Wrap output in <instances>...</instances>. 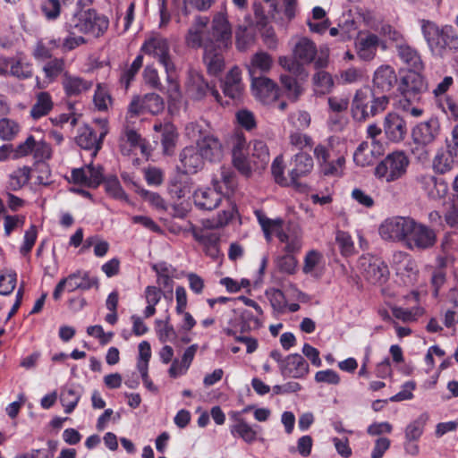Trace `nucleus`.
Returning <instances> with one entry per match:
<instances>
[{
  "label": "nucleus",
  "instance_id": "f257e3e1",
  "mask_svg": "<svg viewBox=\"0 0 458 458\" xmlns=\"http://www.w3.org/2000/svg\"><path fill=\"white\" fill-rule=\"evenodd\" d=\"M208 18L198 15L186 36V44L191 48L217 45L229 47L232 45V29L225 14L216 13L212 21L211 31L207 32Z\"/></svg>",
  "mask_w": 458,
  "mask_h": 458
},
{
  "label": "nucleus",
  "instance_id": "f03ea898",
  "mask_svg": "<svg viewBox=\"0 0 458 458\" xmlns=\"http://www.w3.org/2000/svg\"><path fill=\"white\" fill-rule=\"evenodd\" d=\"M420 31L433 56L443 58L458 52V31L452 25H438L430 20H420Z\"/></svg>",
  "mask_w": 458,
  "mask_h": 458
},
{
  "label": "nucleus",
  "instance_id": "7ed1b4c3",
  "mask_svg": "<svg viewBox=\"0 0 458 458\" xmlns=\"http://www.w3.org/2000/svg\"><path fill=\"white\" fill-rule=\"evenodd\" d=\"M193 201L199 209L213 210L224 202L228 206L218 215L217 225L223 226L231 221L236 212L235 205L222 191L220 182H213V187L199 188L193 193Z\"/></svg>",
  "mask_w": 458,
  "mask_h": 458
},
{
  "label": "nucleus",
  "instance_id": "20e7f679",
  "mask_svg": "<svg viewBox=\"0 0 458 458\" xmlns=\"http://www.w3.org/2000/svg\"><path fill=\"white\" fill-rule=\"evenodd\" d=\"M388 104L389 98L386 95L376 97L369 88L365 87L357 90L354 95L352 114L354 120L362 122L383 112Z\"/></svg>",
  "mask_w": 458,
  "mask_h": 458
},
{
  "label": "nucleus",
  "instance_id": "39448f33",
  "mask_svg": "<svg viewBox=\"0 0 458 458\" xmlns=\"http://www.w3.org/2000/svg\"><path fill=\"white\" fill-rule=\"evenodd\" d=\"M410 160L407 155L397 150L387 154L375 167L374 175L386 182H395L403 177L407 172Z\"/></svg>",
  "mask_w": 458,
  "mask_h": 458
},
{
  "label": "nucleus",
  "instance_id": "423d86ee",
  "mask_svg": "<svg viewBox=\"0 0 458 458\" xmlns=\"http://www.w3.org/2000/svg\"><path fill=\"white\" fill-rule=\"evenodd\" d=\"M77 32L92 35L95 38L103 36L109 27V20L93 9L76 13L67 24Z\"/></svg>",
  "mask_w": 458,
  "mask_h": 458
},
{
  "label": "nucleus",
  "instance_id": "0eeeda50",
  "mask_svg": "<svg viewBox=\"0 0 458 458\" xmlns=\"http://www.w3.org/2000/svg\"><path fill=\"white\" fill-rule=\"evenodd\" d=\"M321 174L325 176L339 177L343 175L345 165L344 155H333L330 145L318 144L313 151Z\"/></svg>",
  "mask_w": 458,
  "mask_h": 458
},
{
  "label": "nucleus",
  "instance_id": "6e6552de",
  "mask_svg": "<svg viewBox=\"0 0 458 458\" xmlns=\"http://www.w3.org/2000/svg\"><path fill=\"white\" fill-rule=\"evenodd\" d=\"M99 130L97 131L89 125H83L79 128L75 141L79 147L86 150H91V157H95L100 148L104 138L108 133L107 124L106 121L98 123Z\"/></svg>",
  "mask_w": 458,
  "mask_h": 458
},
{
  "label": "nucleus",
  "instance_id": "1a4fd4ad",
  "mask_svg": "<svg viewBox=\"0 0 458 458\" xmlns=\"http://www.w3.org/2000/svg\"><path fill=\"white\" fill-rule=\"evenodd\" d=\"M98 284L96 277H90L88 272L79 270L60 280L53 292V298L58 301L65 289L69 293L76 290L87 291L98 286Z\"/></svg>",
  "mask_w": 458,
  "mask_h": 458
},
{
  "label": "nucleus",
  "instance_id": "9d476101",
  "mask_svg": "<svg viewBox=\"0 0 458 458\" xmlns=\"http://www.w3.org/2000/svg\"><path fill=\"white\" fill-rule=\"evenodd\" d=\"M422 71H407L399 82L398 89L406 100H420L421 95L428 89V83L421 74Z\"/></svg>",
  "mask_w": 458,
  "mask_h": 458
},
{
  "label": "nucleus",
  "instance_id": "9b49d317",
  "mask_svg": "<svg viewBox=\"0 0 458 458\" xmlns=\"http://www.w3.org/2000/svg\"><path fill=\"white\" fill-rule=\"evenodd\" d=\"M411 226H409L405 244L410 250H426L431 248L436 241L435 232L428 226L411 220Z\"/></svg>",
  "mask_w": 458,
  "mask_h": 458
},
{
  "label": "nucleus",
  "instance_id": "f8f14e48",
  "mask_svg": "<svg viewBox=\"0 0 458 458\" xmlns=\"http://www.w3.org/2000/svg\"><path fill=\"white\" fill-rule=\"evenodd\" d=\"M441 131L440 122L437 117H430L427 121L419 123L411 131V138L416 144V149L424 152V148L432 144Z\"/></svg>",
  "mask_w": 458,
  "mask_h": 458
},
{
  "label": "nucleus",
  "instance_id": "ddd939ff",
  "mask_svg": "<svg viewBox=\"0 0 458 458\" xmlns=\"http://www.w3.org/2000/svg\"><path fill=\"white\" fill-rule=\"evenodd\" d=\"M16 156H32L36 163H44L52 157V148L43 139L30 135L15 149Z\"/></svg>",
  "mask_w": 458,
  "mask_h": 458
},
{
  "label": "nucleus",
  "instance_id": "4468645a",
  "mask_svg": "<svg viewBox=\"0 0 458 458\" xmlns=\"http://www.w3.org/2000/svg\"><path fill=\"white\" fill-rule=\"evenodd\" d=\"M140 51L157 59L164 68L174 65L170 54L169 43L165 38L160 35L157 34L146 38Z\"/></svg>",
  "mask_w": 458,
  "mask_h": 458
},
{
  "label": "nucleus",
  "instance_id": "2eb2a0df",
  "mask_svg": "<svg viewBox=\"0 0 458 458\" xmlns=\"http://www.w3.org/2000/svg\"><path fill=\"white\" fill-rule=\"evenodd\" d=\"M411 220L404 216L389 217L380 225L379 234L386 241L405 242L409 226H411Z\"/></svg>",
  "mask_w": 458,
  "mask_h": 458
},
{
  "label": "nucleus",
  "instance_id": "dca6fc26",
  "mask_svg": "<svg viewBox=\"0 0 458 458\" xmlns=\"http://www.w3.org/2000/svg\"><path fill=\"white\" fill-rule=\"evenodd\" d=\"M415 182L420 189L430 200L444 199L448 193V183L442 178L431 174H420L416 175Z\"/></svg>",
  "mask_w": 458,
  "mask_h": 458
},
{
  "label": "nucleus",
  "instance_id": "f3484780",
  "mask_svg": "<svg viewBox=\"0 0 458 458\" xmlns=\"http://www.w3.org/2000/svg\"><path fill=\"white\" fill-rule=\"evenodd\" d=\"M359 267L364 277L371 284H381L387 279L388 267L377 257L363 255L359 259Z\"/></svg>",
  "mask_w": 458,
  "mask_h": 458
},
{
  "label": "nucleus",
  "instance_id": "a211bd4d",
  "mask_svg": "<svg viewBox=\"0 0 458 458\" xmlns=\"http://www.w3.org/2000/svg\"><path fill=\"white\" fill-rule=\"evenodd\" d=\"M378 47L383 50L387 48L386 41L381 39L378 35L370 31L359 32V37L355 42V49L360 59L363 61L373 60Z\"/></svg>",
  "mask_w": 458,
  "mask_h": 458
},
{
  "label": "nucleus",
  "instance_id": "6ab92c4d",
  "mask_svg": "<svg viewBox=\"0 0 458 458\" xmlns=\"http://www.w3.org/2000/svg\"><path fill=\"white\" fill-rule=\"evenodd\" d=\"M164 108L165 102L158 94L147 93L141 97L133 98L129 105L128 114H130L131 117L145 113L158 114Z\"/></svg>",
  "mask_w": 458,
  "mask_h": 458
},
{
  "label": "nucleus",
  "instance_id": "aec40b11",
  "mask_svg": "<svg viewBox=\"0 0 458 458\" xmlns=\"http://www.w3.org/2000/svg\"><path fill=\"white\" fill-rule=\"evenodd\" d=\"M293 56L301 65L310 64L314 61L316 68H323L327 64V58L318 56L316 44L308 38H301L293 47Z\"/></svg>",
  "mask_w": 458,
  "mask_h": 458
},
{
  "label": "nucleus",
  "instance_id": "412c9836",
  "mask_svg": "<svg viewBox=\"0 0 458 458\" xmlns=\"http://www.w3.org/2000/svg\"><path fill=\"white\" fill-rule=\"evenodd\" d=\"M61 85L64 95L69 98H81L93 88V81L71 72L64 73Z\"/></svg>",
  "mask_w": 458,
  "mask_h": 458
},
{
  "label": "nucleus",
  "instance_id": "4be33fe9",
  "mask_svg": "<svg viewBox=\"0 0 458 458\" xmlns=\"http://www.w3.org/2000/svg\"><path fill=\"white\" fill-rule=\"evenodd\" d=\"M384 132L386 139L394 143L403 141L407 134L405 120L397 113H388L383 123Z\"/></svg>",
  "mask_w": 458,
  "mask_h": 458
},
{
  "label": "nucleus",
  "instance_id": "5701e85b",
  "mask_svg": "<svg viewBox=\"0 0 458 458\" xmlns=\"http://www.w3.org/2000/svg\"><path fill=\"white\" fill-rule=\"evenodd\" d=\"M197 148L202 157L210 162L219 161L224 154L221 141L210 133L200 134L197 140Z\"/></svg>",
  "mask_w": 458,
  "mask_h": 458
},
{
  "label": "nucleus",
  "instance_id": "b1692460",
  "mask_svg": "<svg viewBox=\"0 0 458 458\" xmlns=\"http://www.w3.org/2000/svg\"><path fill=\"white\" fill-rule=\"evenodd\" d=\"M310 372L305 359L299 353L289 354L281 364L280 373L284 377L304 378Z\"/></svg>",
  "mask_w": 458,
  "mask_h": 458
},
{
  "label": "nucleus",
  "instance_id": "393cba45",
  "mask_svg": "<svg viewBox=\"0 0 458 458\" xmlns=\"http://www.w3.org/2000/svg\"><path fill=\"white\" fill-rule=\"evenodd\" d=\"M252 91L256 98L266 105H269L278 98L277 85L267 77L252 78Z\"/></svg>",
  "mask_w": 458,
  "mask_h": 458
},
{
  "label": "nucleus",
  "instance_id": "a878e982",
  "mask_svg": "<svg viewBox=\"0 0 458 458\" xmlns=\"http://www.w3.org/2000/svg\"><path fill=\"white\" fill-rule=\"evenodd\" d=\"M72 178L75 183L97 188L104 181L103 169L101 166H94L89 164L84 167L73 169Z\"/></svg>",
  "mask_w": 458,
  "mask_h": 458
},
{
  "label": "nucleus",
  "instance_id": "bb28decb",
  "mask_svg": "<svg viewBox=\"0 0 458 458\" xmlns=\"http://www.w3.org/2000/svg\"><path fill=\"white\" fill-rule=\"evenodd\" d=\"M291 165L293 167L289 170L290 180L293 184L297 185L300 178L305 177L311 173L314 163L310 154L301 151L294 155Z\"/></svg>",
  "mask_w": 458,
  "mask_h": 458
},
{
  "label": "nucleus",
  "instance_id": "cd10ccee",
  "mask_svg": "<svg viewBox=\"0 0 458 458\" xmlns=\"http://www.w3.org/2000/svg\"><path fill=\"white\" fill-rule=\"evenodd\" d=\"M397 82L394 69L387 64L379 66L373 78L375 90H379L383 95L390 92Z\"/></svg>",
  "mask_w": 458,
  "mask_h": 458
},
{
  "label": "nucleus",
  "instance_id": "c85d7f7f",
  "mask_svg": "<svg viewBox=\"0 0 458 458\" xmlns=\"http://www.w3.org/2000/svg\"><path fill=\"white\" fill-rule=\"evenodd\" d=\"M233 423L230 426V432L233 437L242 438L247 444H252L257 440L258 426L250 425L238 412L232 416Z\"/></svg>",
  "mask_w": 458,
  "mask_h": 458
},
{
  "label": "nucleus",
  "instance_id": "c756f323",
  "mask_svg": "<svg viewBox=\"0 0 458 458\" xmlns=\"http://www.w3.org/2000/svg\"><path fill=\"white\" fill-rule=\"evenodd\" d=\"M227 47H219L217 45L206 46L204 49L203 60L207 66L208 72L211 75H219L225 68V57L222 54L223 49Z\"/></svg>",
  "mask_w": 458,
  "mask_h": 458
},
{
  "label": "nucleus",
  "instance_id": "7c9ffc66",
  "mask_svg": "<svg viewBox=\"0 0 458 458\" xmlns=\"http://www.w3.org/2000/svg\"><path fill=\"white\" fill-rule=\"evenodd\" d=\"M255 215L262 228L267 242H270L272 241L273 234H275L279 241L285 240V233L283 230V219L268 218L261 210L255 211Z\"/></svg>",
  "mask_w": 458,
  "mask_h": 458
},
{
  "label": "nucleus",
  "instance_id": "2f4dec72",
  "mask_svg": "<svg viewBox=\"0 0 458 458\" xmlns=\"http://www.w3.org/2000/svg\"><path fill=\"white\" fill-rule=\"evenodd\" d=\"M225 96L233 100H239L242 95L243 84L241 71L238 67L232 68L226 74L222 84Z\"/></svg>",
  "mask_w": 458,
  "mask_h": 458
},
{
  "label": "nucleus",
  "instance_id": "473e14b6",
  "mask_svg": "<svg viewBox=\"0 0 458 458\" xmlns=\"http://www.w3.org/2000/svg\"><path fill=\"white\" fill-rule=\"evenodd\" d=\"M397 56L409 68L408 71H423L424 63L419 51L411 47L407 41L397 46Z\"/></svg>",
  "mask_w": 458,
  "mask_h": 458
},
{
  "label": "nucleus",
  "instance_id": "72a5a7b5",
  "mask_svg": "<svg viewBox=\"0 0 458 458\" xmlns=\"http://www.w3.org/2000/svg\"><path fill=\"white\" fill-rule=\"evenodd\" d=\"M198 349L199 345L197 344H191L186 348L181 360L178 359L174 360L168 369L169 376L173 378H176L180 376L185 375L192 363Z\"/></svg>",
  "mask_w": 458,
  "mask_h": 458
},
{
  "label": "nucleus",
  "instance_id": "f704fd0d",
  "mask_svg": "<svg viewBox=\"0 0 458 458\" xmlns=\"http://www.w3.org/2000/svg\"><path fill=\"white\" fill-rule=\"evenodd\" d=\"M203 157L198 148L186 147L180 153V163L184 174H195L203 165Z\"/></svg>",
  "mask_w": 458,
  "mask_h": 458
},
{
  "label": "nucleus",
  "instance_id": "c9c22d12",
  "mask_svg": "<svg viewBox=\"0 0 458 458\" xmlns=\"http://www.w3.org/2000/svg\"><path fill=\"white\" fill-rule=\"evenodd\" d=\"M61 47V38L47 37L40 38L34 46L32 55L37 61L51 59L53 52Z\"/></svg>",
  "mask_w": 458,
  "mask_h": 458
},
{
  "label": "nucleus",
  "instance_id": "e433bc0d",
  "mask_svg": "<svg viewBox=\"0 0 458 458\" xmlns=\"http://www.w3.org/2000/svg\"><path fill=\"white\" fill-rule=\"evenodd\" d=\"M457 156L447 148L438 149L432 161L433 171L438 174L449 173L454 168V157Z\"/></svg>",
  "mask_w": 458,
  "mask_h": 458
},
{
  "label": "nucleus",
  "instance_id": "4c0bfd02",
  "mask_svg": "<svg viewBox=\"0 0 458 458\" xmlns=\"http://www.w3.org/2000/svg\"><path fill=\"white\" fill-rule=\"evenodd\" d=\"M81 395L82 390L79 386H66L62 388L60 402L64 407V412L66 414H70L74 411Z\"/></svg>",
  "mask_w": 458,
  "mask_h": 458
},
{
  "label": "nucleus",
  "instance_id": "58836bf2",
  "mask_svg": "<svg viewBox=\"0 0 458 458\" xmlns=\"http://www.w3.org/2000/svg\"><path fill=\"white\" fill-rule=\"evenodd\" d=\"M375 30L378 33V36L382 37L381 39L385 40L386 44L387 42L393 44L395 49L397 46L407 41L402 30L387 22L380 23Z\"/></svg>",
  "mask_w": 458,
  "mask_h": 458
},
{
  "label": "nucleus",
  "instance_id": "ea45409f",
  "mask_svg": "<svg viewBox=\"0 0 458 458\" xmlns=\"http://www.w3.org/2000/svg\"><path fill=\"white\" fill-rule=\"evenodd\" d=\"M54 107L51 95L47 91H41L37 94L36 101L30 109V116L38 120L46 116Z\"/></svg>",
  "mask_w": 458,
  "mask_h": 458
},
{
  "label": "nucleus",
  "instance_id": "a19ab883",
  "mask_svg": "<svg viewBox=\"0 0 458 458\" xmlns=\"http://www.w3.org/2000/svg\"><path fill=\"white\" fill-rule=\"evenodd\" d=\"M193 238L205 248V251L211 257H216L218 254V242L219 238L212 233L204 232L193 228L191 230Z\"/></svg>",
  "mask_w": 458,
  "mask_h": 458
},
{
  "label": "nucleus",
  "instance_id": "79ce46f5",
  "mask_svg": "<svg viewBox=\"0 0 458 458\" xmlns=\"http://www.w3.org/2000/svg\"><path fill=\"white\" fill-rule=\"evenodd\" d=\"M166 73V86L163 87V91L167 94L169 99L173 102H177L182 98V92L179 81L177 80L175 64L165 68Z\"/></svg>",
  "mask_w": 458,
  "mask_h": 458
},
{
  "label": "nucleus",
  "instance_id": "37998d69",
  "mask_svg": "<svg viewBox=\"0 0 458 458\" xmlns=\"http://www.w3.org/2000/svg\"><path fill=\"white\" fill-rule=\"evenodd\" d=\"M6 68L9 73L20 80L31 78L33 75L32 64L22 59L11 58L6 61Z\"/></svg>",
  "mask_w": 458,
  "mask_h": 458
},
{
  "label": "nucleus",
  "instance_id": "c03bdc74",
  "mask_svg": "<svg viewBox=\"0 0 458 458\" xmlns=\"http://www.w3.org/2000/svg\"><path fill=\"white\" fill-rule=\"evenodd\" d=\"M272 57L266 52L260 51L256 53L250 59L248 65L250 74L252 78H256V73L267 72L272 66Z\"/></svg>",
  "mask_w": 458,
  "mask_h": 458
},
{
  "label": "nucleus",
  "instance_id": "a18cd8bd",
  "mask_svg": "<svg viewBox=\"0 0 458 458\" xmlns=\"http://www.w3.org/2000/svg\"><path fill=\"white\" fill-rule=\"evenodd\" d=\"M48 61L43 66V72L46 79L49 82H54L59 76H64V73L69 72L65 70V60L62 57H54L47 59Z\"/></svg>",
  "mask_w": 458,
  "mask_h": 458
},
{
  "label": "nucleus",
  "instance_id": "49530a36",
  "mask_svg": "<svg viewBox=\"0 0 458 458\" xmlns=\"http://www.w3.org/2000/svg\"><path fill=\"white\" fill-rule=\"evenodd\" d=\"M189 92L192 98L200 99L207 94L212 95L217 102H220L221 96L219 92L211 87L208 82L204 81L201 77H197L192 84L189 87Z\"/></svg>",
  "mask_w": 458,
  "mask_h": 458
},
{
  "label": "nucleus",
  "instance_id": "de8ad7c7",
  "mask_svg": "<svg viewBox=\"0 0 458 458\" xmlns=\"http://www.w3.org/2000/svg\"><path fill=\"white\" fill-rule=\"evenodd\" d=\"M280 81L286 97L292 101L298 100L303 92L301 84L289 74H282Z\"/></svg>",
  "mask_w": 458,
  "mask_h": 458
},
{
  "label": "nucleus",
  "instance_id": "09e8293b",
  "mask_svg": "<svg viewBox=\"0 0 458 458\" xmlns=\"http://www.w3.org/2000/svg\"><path fill=\"white\" fill-rule=\"evenodd\" d=\"M163 292L157 286L148 285L145 288L144 297L147 307L144 310V317L150 318L156 313V305L160 301Z\"/></svg>",
  "mask_w": 458,
  "mask_h": 458
},
{
  "label": "nucleus",
  "instance_id": "8fccbe9b",
  "mask_svg": "<svg viewBox=\"0 0 458 458\" xmlns=\"http://www.w3.org/2000/svg\"><path fill=\"white\" fill-rule=\"evenodd\" d=\"M177 140V133L174 126L171 123H165L161 134V145L163 153L172 155L174 153Z\"/></svg>",
  "mask_w": 458,
  "mask_h": 458
},
{
  "label": "nucleus",
  "instance_id": "3c124183",
  "mask_svg": "<svg viewBox=\"0 0 458 458\" xmlns=\"http://www.w3.org/2000/svg\"><path fill=\"white\" fill-rule=\"evenodd\" d=\"M156 332L161 343L174 342L177 337L174 327L170 324L169 317L165 320H156Z\"/></svg>",
  "mask_w": 458,
  "mask_h": 458
},
{
  "label": "nucleus",
  "instance_id": "603ef678",
  "mask_svg": "<svg viewBox=\"0 0 458 458\" xmlns=\"http://www.w3.org/2000/svg\"><path fill=\"white\" fill-rule=\"evenodd\" d=\"M30 169L27 166L14 170L9 175L7 188L11 191H18L30 180Z\"/></svg>",
  "mask_w": 458,
  "mask_h": 458
},
{
  "label": "nucleus",
  "instance_id": "864d4df0",
  "mask_svg": "<svg viewBox=\"0 0 458 458\" xmlns=\"http://www.w3.org/2000/svg\"><path fill=\"white\" fill-rule=\"evenodd\" d=\"M373 151L367 141H362L353 153L354 163L361 167L368 166L373 163Z\"/></svg>",
  "mask_w": 458,
  "mask_h": 458
},
{
  "label": "nucleus",
  "instance_id": "5fc2aeb1",
  "mask_svg": "<svg viewBox=\"0 0 458 458\" xmlns=\"http://www.w3.org/2000/svg\"><path fill=\"white\" fill-rule=\"evenodd\" d=\"M235 38L237 48L240 51H245L254 42V29L252 27L239 26Z\"/></svg>",
  "mask_w": 458,
  "mask_h": 458
},
{
  "label": "nucleus",
  "instance_id": "6e6d98bb",
  "mask_svg": "<svg viewBox=\"0 0 458 458\" xmlns=\"http://www.w3.org/2000/svg\"><path fill=\"white\" fill-rule=\"evenodd\" d=\"M20 124L9 118L0 119V138L4 140H12L20 131Z\"/></svg>",
  "mask_w": 458,
  "mask_h": 458
},
{
  "label": "nucleus",
  "instance_id": "4d7b16f0",
  "mask_svg": "<svg viewBox=\"0 0 458 458\" xmlns=\"http://www.w3.org/2000/svg\"><path fill=\"white\" fill-rule=\"evenodd\" d=\"M252 157L259 159V164L256 165L258 168L264 167L269 162V151L267 144L260 140L252 141Z\"/></svg>",
  "mask_w": 458,
  "mask_h": 458
},
{
  "label": "nucleus",
  "instance_id": "13d9d810",
  "mask_svg": "<svg viewBox=\"0 0 458 458\" xmlns=\"http://www.w3.org/2000/svg\"><path fill=\"white\" fill-rule=\"evenodd\" d=\"M230 313L231 315L226 322L227 326L223 328V332L229 336H233L235 338V335H238V332L242 334V316L240 310H232Z\"/></svg>",
  "mask_w": 458,
  "mask_h": 458
},
{
  "label": "nucleus",
  "instance_id": "bf43d9fd",
  "mask_svg": "<svg viewBox=\"0 0 458 458\" xmlns=\"http://www.w3.org/2000/svg\"><path fill=\"white\" fill-rule=\"evenodd\" d=\"M393 316L403 322L415 321L423 313V310L420 307L411 309H404L401 307H394L392 309Z\"/></svg>",
  "mask_w": 458,
  "mask_h": 458
},
{
  "label": "nucleus",
  "instance_id": "052dcab7",
  "mask_svg": "<svg viewBox=\"0 0 458 458\" xmlns=\"http://www.w3.org/2000/svg\"><path fill=\"white\" fill-rule=\"evenodd\" d=\"M106 191L115 199L128 201V195L123 191L119 180L111 177L105 181Z\"/></svg>",
  "mask_w": 458,
  "mask_h": 458
},
{
  "label": "nucleus",
  "instance_id": "680f3d73",
  "mask_svg": "<svg viewBox=\"0 0 458 458\" xmlns=\"http://www.w3.org/2000/svg\"><path fill=\"white\" fill-rule=\"evenodd\" d=\"M242 316V334L249 333L252 330H258L262 327L260 319L254 316L251 311L248 310H240Z\"/></svg>",
  "mask_w": 458,
  "mask_h": 458
},
{
  "label": "nucleus",
  "instance_id": "e2e57ef3",
  "mask_svg": "<svg viewBox=\"0 0 458 458\" xmlns=\"http://www.w3.org/2000/svg\"><path fill=\"white\" fill-rule=\"evenodd\" d=\"M437 106L441 109L449 118L458 119V104L454 99L446 96L435 100Z\"/></svg>",
  "mask_w": 458,
  "mask_h": 458
},
{
  "label": "nucleus",
  "instance_id": "0e129e2a",
  "mask_svg": "<svg viewBox=\"0 0 458 458\" xmlns=\"http://www.w3.org/2000/svg\"><path fill=\"white\" fill-rule=\"evenodd\" d=\"M43 15L48 21H55L60 16L61 4L59 0H43L40 6Z\"/></svg>",
  "mask_w": 458,
  "mask_h": 458
},
{
  "label": "nucleus",
  "instance_id": "69168bd1",
  "mask_svg": "<svg viewBox=\"0 0 458 458\" xmlns=\"http://www.w3.org/2000/svg\"><path fill=\"white\" fill-rule=\"evenodd\" d=\"M68 28H69V35L63 40L61 39L60 49L63 52L72 51V50L77 48L78 47L86 43V39L83 37L75 35V31H77L76 30H72L69 26H68Z\"/></svg>",
  "mask_w": 458,
  "mask_h": 458
},
{
  "label": "nucleus",
  "instance_id": "338daca9",
  "mask_svg": "<svg viewBox=\"0 0 458 458\" xmlns=\"http://www.w3.org/2000/svg\"><path fill=\"white\" fill-rule=\"evenodd\" d=\"M335 242L344 256H350L354 251V245L351 235L344 231H338L335 236Z\"/></svg>",
  "mask_w": 458,
  "mask_h": 458
},
{
  "label": "nucleus",
  "instance_id": "774afa93",
  "mask_svg": "<svg viewBox=\"0 0 458 458\" xmlns=\"http://www.w3.org/2000/svg\"><path fill=\"white\" fill-rule=\"evenodd\" d=\"M424 420L422 417L413 420L405 428V439L408 441H418L424 431Z\"/></svg>",
  "mask_w": 458,
  "mask_h": 458
}]
</instances>
